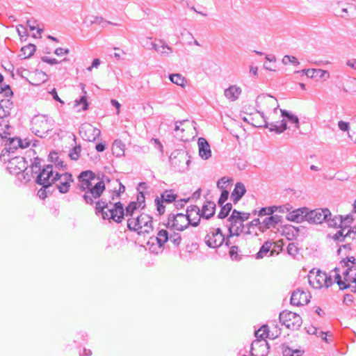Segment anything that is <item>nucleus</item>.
<instances>
[{"label":"nucleus","mask_w":356,"mask_h":356,"mask_svg":"<svg viewBox=\"0 0 356 356\" xmlns=\"http://www.w3.org/2000/svg\"><path fill=\"white\" fill-rule=\"evenodd\" d=\"M96 213L101 214L103 219H112L116 222H121L124 216L128 218H135L140 211L138 209V203L136 202H130L126 207V213L121 202H112L105 197L102 198L96 202Z\"/></svg>","instance_id":"nucleus-1"},{"label":"nucleus","mask_w":356,"mask_h":356,"mask_svg":"<svg viewBox=\"0 0 356 356\" xmlns=\"http://www.w3.org/2000/svg\"><path fill=\"white\" fill-rule=\"evenodd\" d=\"M96 213L101 214L103 219H112L116 222H121L124 216L128 218H135L140 211L138 209V203L136 202H130L126 207V213L121 202H112L105 197L102 198L96 202Z\"/></svg>","instance_id":"nucleus-2"},{"label":"nucleus","mask_w":356,"mask_h":356,"mask_svg":"<svg viewBox=\"0 0 356 356\" xmlns=\"http://www.w3.org/2000/svg\"><path fill=\"white\" fill-rule=\"evenodd\" d=\"M78 188L84 191L83 197L87 204H93L95 200L99 198L105 190V181H109L108 177H104L100 181L95 174L90 170L83 171L78 177Z\"/></svg>","instance_id":"nucleus-3"},{"label":"nucleus","mask_w":356,"mask_h":356,"mask_svg":"<svg viewBox=\"0 0 356 356\" xmlns=\"http://www.w3.org/2000/svg\"><path fill=\"white\" fill-rule=\"evenodd\" d=\"M281 117L282 119L280 121H271L267 122L265 118L264 127L269 129L270 131H274L276 134H282L287 129V122L294 124L296 129L300 128L299 119L297 115L286 110L280 109Z\"/></svg>","instance_id":"nucleus-4"},{"label":"nucleus","mask_w":356,"mask_h":356,"mask_svg":"<svg viewBox=\"0 0 356 356\" xmlns=\"http://www.w3.org/2000/svg\"><path fill=\"white\" fill-rule=\"evenodd\" d=\"M152 217L145 213H140L135 218L127 219V227L138 234H149L153 229Z\"/></svg>","instance_id":"nucleus-5"},{"label":"nucleus","mask_w":356,"mask_h":356,"mask_svg":"<svg viewBox=\"0 0 356 356\" xmlns=\"http://www.w3.org/2000/svg\"><path fill=\"white\" fill-rule=\"evenodd\" d=\"M53 129L51 119L42 115L35 116L31 121V130L36 136L41 138Z\"/></svg>","instance_id":"nucleus-6"},{"label":"nucleus","mask_w":356,"mask_h":356,"mask_svg":"<svg viewBox=\"0 0 356 356\" xmlns=\"http://www.w3.org/2000/svg\"><path fill=\"white\" fill-rule=\"evenodd\" d=\"M308 282L314 289L328 288L333 282L331 275L328 276L325 273L313 269L308 275Z\"/></svg>","instance_id":"nucleus-7"},{"label":"nucleus","mask_w":356,"mask_h":356,"mask_svg":"<svg viewBox=\"0 0 356 356\" xmlns=\"http://www.w3.org/2000/svg\"><path fill=\"white\" fill-rule=\"evenodd\" d=\"M256 106L261 110H270L273 111L269 113L268 119L275 120L274 115L277 114L279 104L277 99L268 95H259L256 100Z\"/></svg>","instance_id":"nucleus-8"},{"label":"nucleus","mask_w":356,"mask_h":356,"mask_svg":"<svg viewBox=\"0 0 356 356\" xmlns=\"http://www.w3.org/2000/svg\"><path fill=\"white\" fill-rule=\"evenodd\" d=\"M204 242L207 245L211 248H217L225 242V245L229 246V239L225 240V236L220 228H211L204 237Z\"/></svg>","instance_id":"nucleus-9"},{"label":"nucleus","mask_w":356,"mask_h":356,"mask_svg":"<svg viewBox=\"0 0 356 356\" xmlns=\"http://www.w3.org/2000/svg\"><path fill=\"white\" fill-rule=\"evenodd\" d=\"M191 157L186 151L182 149H177L172 152L170 156V162L171 165L177 170L184 171L188 169Z\"/></svg>","instance_id":"nucleus-10"},{"label":"nucleus","mask_w":356,"mask_h":356,"mask_svg":"<svg viewBox=\"0 0 356 356\" xmlns=\"http://www.w3.org/2000/svg\"><path fill=\"white\" fill-rule=\"evenodd\" d=\"M279 318L283 325L291 330H298L302 323V320L300 315L289 311L281 312Z\"/></svg>","instance_id":"nucleus-11"},{"label":"nucleus","mask_w":356,"mask_h":356,"mask_svg":"<svg viewBox=\"0 0 356 356\" xmlns=\"http://www.w3.org/2000/svg\"><path fill=\"white\" fill-rule=\"evenodd\" d=\"M36 182L43 186V188H48L55 183V174L52 165H47L38 173L35 179Z\"/></svg>","instance_id":"nucleus-12"},{"label":"nucleus","mask_w":356,"mask_h":356,"mask_svg":"<svg viewBox=\"0 0 356 356\" xmlns=\"http://www.w3.org/2000/svg\"><path fill=\"white\" fill-rule=\"evenodd\" d=\"M190 225L188 217L181 213L176 214L171 213L169 215L167 221V227H170L178 231H183Z\"/></svg>","instance_id":"nucleus-13"},{"label":"nucleus","mask_w":356,"mask_h":356,"mask_svg":"<svg viewBox=\"0 0 356 356\" xmlns=\"http://www.w3.org/2000/svg\"><path fill=\"white\" fill-rule=\"evenodd\" d=\"M330 216L328 209H316L309 211L307 209V221L310 223L321 224Z\"/></svg>","instance_id":"nucleus-14"},{"label":"nucleus","mask_w":356,"mask_h":356,"mask_svg":"<svg viewBox=\"0 0 356 356\" xmlns=\"http://www.w3.org/2000/svg\"><path fill=\"white\" fill-rule=\"evenodd\" d=\"M7 169L11 174L18 175L27 170L26 161L22 156H14L8 159Z\"/></svg>","instance_id":"nucleus-15"},{"label":"nucleus","mask_w":356,"mask_h":356,"mask_svg":"<svg viewBox=\"0 0 356 356\" xmlns=\"http://www.w3.org/2000/svg\"><path fill=\"white\" fill-rule=\"evenodd\" d=\"M237 210L234 209L232 211V215L228 219L229 222V237L233 236L234 235L238 236L241 233L243 232V222L240 220L238 217L236 215H238Z\"/></svg>","instance_id":"nucleus-16"},{"label":"nucleus","mask_w":356,"mask_h":356,"mask_svg":"<svg viewBox=\"0 0 356 356\" xmlns=\"http://www.w3.org/2000/svg\"><path fill=\"white\" fill-rule=\"evenodd\" d=\"M80 134L85 140L90 142L96 140L101 134V131L90 124H83L80 128Z\"/></svg>","instance_id":"nucleus-17"},{"label":"nucleus","mask_w":356,"mask_h":356,"mask_svg":"<svg viewBox=\"0 0 356 356\" xmlns=\"http://www.w3.org/2000/svg\"><path fill=\"white\" fill-rule=\"evenodd\" d=\"M72 181V176L68 172L55 173V182L58 181L57 188L61 193H65L69 191L70 183Z\"/></svg>","instance_id":"nucleus-18"},{"label":"nucleus","mask_w":356,"mask_h":356,"mask_svg":"<svg viewBox=\"0 0 356 356\" xmlns=\"http://www.w3.org/2000/svg\"><path fill=\"white\" fill-rule=\"evenodd\" d=\"M269 346L266 340L256 339L251 344V356H267Z\"/></svg>","instance_id":"nucleus-19"},{"label":"nucleus","mask_w":356,"mask_h":356,"mask_svg":"<svg viewBox=\"0 0 356 356\" xmlns=\"http://www.w3.org/2000/svg\"><path fill=\"white\" fill-rule=\"evenodd\" d=\"M309 302V296L298 289L294 291L291 297V304L295 306L307 305Z\"/></svg>","instance_id":"nucleus-20"},{"label":"nucleus","mask_w":356,"mask_h":356,"mask_svg":"<svg viewBox=\"0 0 356 356\" xmlns=\"http://www.w3.org/2000/svg\"><path fill=\"white\" fill-rule=\"evenodd\" d=\"M282 216L279 215L266 217L261 221L259 230L261 232H265L268 229L275 228L277 225L282 222Z\"/></svg>","instance_id":"nucleus-21"},{"label":"nucleus","mask_w":356,"mask_h":356,"mask_svg":"<svg viewBox=\"0 0 356 356\" xmlns=\"http://www.w3.org/2000/svg\"><path fill=\"white\" fill-rule=\"evenodd\" d=\"M185 216L188 217L190 225L193 227H197L199 225L200 218L202 217L200 208L195 205L188 207Z\"/></svg>","instance_id":"nucleus-22"},{"label":"nucleus","mask_w":356,"mask_h":356,"mask_svg":"<svg viewBox=\"0 0 356 356\" xmlns=\"http://www.w3.org/2000/svg\"><path fill=\"white\" fill-rule=\"evenodd\" d=\"M307 208L303 207L298 209L289 212L286 216V219L290 221L301 222L307 220Z\"/></svg>","instance_id":"nucleus-23"},{"label":"nucleus","mask_w":356,"mask_h":356,"mask_svg":"<svg viewBox=\"0 0 356 356\" xmlns=\"http://www.w3.org/2000/svg\"><path fill=\"white\" fill-rule=\"evenodd\" d=\"M197 145L200 156L204 160L209 159L211 156V150L207 140L204 138H200L198 139Z\"/></svg>","instance_id":"nucleus-24"},{"label":"nucleus","mask_w":356,"mask_h":356,"mask_svg":"<svg viewBox=\"0 0 356 356\" xmlns=\"http://www.w3.org/2000/svg\"><path fill=\"white\" fill-rule=\"evenodd\" d=\"M349 270H350L349 268H347L344 272H343V275L344 277V281L341 280V277L338 273V268H335L334 270V276L335 277V281L338 286H339L340 289H347L350 284L349 282L350 281V277L349 276Z\"/></svg>","instance_id":"nucleus-25"},{"label":"nucleus","mask_w":356,"mask_h":356,"mask_svg":"<svg viewBox=\"0 0 356 356\" xmlns=\"http://www.w3.org/2000/svg\"><path fill=\"white\" fill-rule=\"evenodd\" d=\"M353 221V218L350 216H347L346 218L343 220L341 216H334L332 217V214L330 213V216L327 217V219H325V222L327 224L329 227H337V225H346L347 223L351 222Z\"/></svg>","instance_id":"nucleus-26"},{"label":"nucleus","mask_w":356,"mask_h":356,"mask_svg":"<svg viewBox=\"0 0 356 356\" xmlns=\"http://www.w3.org/2000/svg\"><path fill=\"white\" fill-rule=\"evenodd\" d=\"M152 47L156 52L164 56H168L172 53V49L163 40H159V43L152 42Z\"/></svg>","instance_id":"nucleus-27"},{"label":"nucleus","mask_w":356,"mask_h":356,"mask_svg":"<svg viewBox=\"0 0 356 356\" xmlns=\"http://www.w3.org/2000/svg\"><path fill=\"white\" fill-rule=\"evenodd\" d=\"M302 72L307 76L310 78L314 77H319L320 79H328L330 77V74L327 71L323 70L321 69H307L303 70Z\"/></svg>","instance_id":"nucleus-28"},{"label":"nucleus","mask_w":356,"mask_h":356,"mask_svg":"<svg viewBox=\"0 0 356 356\" xmlns=\"http://www.w3.org/2000/svg\"><path fill=\"white\" fill-rule=\"evenodd\" d=\"M22 145V139L18 137H9L8 140H6L5 150L10 153H13L15 150L20 148Z\"/></svg>","instance_id":"nucleus-29"},{"label":"nucleus","mask_w":356,"mask_h":356,"mask_svg":"<svg viewBox=\"0 0 356 356\" xmlns=\"http://www.w3.org/2000/svg\"><path fill=\"white\" fill-rule=\"evenodd\" d=\"M246 189L243 184L238 182L231 194V198L234 203H236L245 193Z\"/></svg>","instance_id":"nucleus-30"},{"label":"nucleus","mask_w":356,"mask_h":356,"mask_svg":"<svg viewBox=\"0 0 356 356\" xmlns=\"http://www.w3.org/2000/svg\"><path fill=\"white\" fill-rule=\"evenodd\" d=\"M241 88L236 86H231L226 90H225L224 95L230 101H235L236 100L241 93Z\"/></svg>","instance_id":"nucleus-31"},{"label":"nucleus","mask_w":356,"mask_h":356,"mask_svg":"<svg viewBox=\"0 0 356 356\" xmlns=\"http://www.w3.org/2000/svg\"><path fill=\"white\" fill-rule=\"evenodd\" d=\"M13 108V102L5 99L0 101V118H4L10 115Z\"/></svg>","instance_id":"nucleus-32"},{"label":"nucleus","mask_w":356,"mask_h":356,"mask_svg":"<svg viewBox=\"0 0 356 356\" xmlns=\"http://www.w3.org/2000/svg\"><path fill=\"white\" fill-rule=\"evenodd\" d=\"M216 204L213 202H207L200 210L202 216L206 219L210 218L215 213Z\"/></svg>","instance_id":"nucleus-33"},{"label":"nucleus","mask_w":356,"mask_h":356,"mask_svg":"<svg viewBox=\"0 0 356 356\" xmlns=\"http://www.w3.org/2000/svg\"><path fill=\"white\" fill-rule=\"evenodd\" d=\"M81 86L84 95H86V91L84 90L85 85L81 84ZM74 107L77 108L78 111H86L88 109V103L85 95L81 96L79 99L74 101Z\"/></svg>","instance_id":"nucleus-34"},{"label":"nucleus","mask_w":356,"mask_h":356,"mask_svg":"<svg viewBox=\"0 0 356 356\" xmlns=\"http://www.w3.org/2000/svg\"><path fill=\"white\" fill-rule=\"evenodd\" d=\"M125 145L120 140H115L112 145L113 154L117 157L124 155Z\"/></svg>","instance_id":"nucleus-35"},{"label":"nucleus","mask_w":356,"mask_h":356,"mask_svg":"<svg viewBox=\"0 0 356 356\" xmlns=\"http://www.w3.org/2000/svg\"><path fill=\"white\" fill-rule=\"evenodd\" d=\"M35 51V46L32 44H29L22 47L19 57L21 59L29 58L32 56Z\"/></svg>","instance_id":"nucleus-36"},{"label":"nucleus","mask_w":356,"mask_h":356,"mask_svg":"<svg viewBox=\"0 0 356 356\" xmlns=\"http://www.w3.org/2000/svg\"><path fill=\"white\" fill-rule=\"evenodd\" d=\"M188 122V120H184L177 121L175 122V127L174 129L175 136L181 140H184V136L183 135V133L185 130L184 128L181 127V126Z\"/></svg>","instance_id":"nucleus-37"},{"label":"nucleus","mask_w":356,"mask_h":356,"mask_svg":"<svg viewBox=\"0 0 356 356\" xmlns=\"http://www.w3.org/2000/svg\"><path fill=\"white\" fill-rule=\"evenodd\" d=\"M169 79L175 84L182 88L185 87L186 81L181 74H173L169 75Z\"/></svg>","instance_id":"nucleus-38"},{"label":"nucleus","mask_w":356,"mask_h":356,"mask_svg":"<svg viewBox=\"0 0 356 356\" xmlns=\"http://www.w3.org/2000/svg\"><path fill=\"white\" fill-rule=\"evenodd\" d=\"M273 243L270 241H266L260 248L259 251L256 254L257 259H262L270 251Z\"/></svg>","instance_id":"nucleus-39"},{"label":"nucleus","mask_w":356,"mask_h":356,"mask_svg":"<svg viewBox=\"0 0 356 356\" xmlns=\"http://www.w3.org/2000/svg\"><path fill=\"white\" fill-rule=\"evenodd\" d=\"M177 196V195L174 193L173 191L166 190L161 194V199L166 203H171L175 201Z\"/></svg>","instance_id":"nucleus-40"},{"label":"nucleus","mask_w":356,"mask_h":356,"mask_svg":"<svg viewBox=\"0 0 356 356\" xmlns=\"http://www.w3.org/2000/svg\"><path fill=\"white\" fill-rule=\"evenodd\" d=\"M169 236L166 230L161 229L158 232L156 241L159 247H162L168 241Z\"/></svg>","instance_id":"nucleus-41"},{"label":"nucleus","mask_w":356,"mask_h":356,"mask_svg":"<svg viewBox=\"0 0 356 356\" xmlns=\"http://www.w3.org/2000/svg\"><path fill=\"white\" fill-rule=\"evenodd\" d=\"M352 232L350 229H347L346 228L341 229L337 232V233L333 236V238L335 241H343L344 238L347 237Z\"/></svg>","instance_id":"nucleus-42"},{"label":"nucleus","mask_w":356,"mask_h":356,"mask_svg":"<svg viewBox=\"0 0 356 356\" xmlns=\"http://www.w3.org/2000/svg\"><path fill=\"white\" fill-rule=\"evenodd\" d=\"M268 326L263 325L257 331L255 332V337L257 339L265 340V339L268 337Z\"/></svg>","instance_id":"nucleus-43"},{"label":"nucleus","mask_w":356,"mask_h":356,"mask_svg":"<svg viewBox=\"0 0 356 356\" xmlns=\"http://www.w3.org/2000/svg\"><path fill=\"white\" fill-rule=\"evenodd\" d=\"M232 205L231 203H227L224 206L222 205V208L220 209V213H218V218L223 219L226 218L229 212L232 211Z\"/></svg>","instance_id":"nucleus-44"},{"label":"nucleus","mask_w":356,"mask_h":356,"mask_svg":"<svg viewBox=\"0 0 356 356\" xmlns=\"http://www.w3.org/2000/svg\"><path fill=\"white\" fill-rule=\"evenodd\" d=\"M277 207L275 206H273V207H264V208H261L259 212H258V215L259 216H273V214L277 211Z\"/></svg>","instance_id":"nucleus-45"},{"label":"nucleus","mask_w":356,"mask_h":356,"mask_svg":"<svg viewBox=\"0 0 356 356\" xmlns=\"http://www.w3.org/2000/svg\"><path fill=\"white\" fill-rule=\"evenodd\" d=\"M282 63L284 65H288V64L291 63L295 66H297L300 64V62L298 60V59L295 56L286 55L282 58Z\"/></svg>","instance_id":"nucleus-46"},{"label":"nucleus","mask_w":356,"mask_h":356,"mask_svg":"<svg viewBox=\"0 0 356 356\" xmlns=\"http://www.w3.org/2000/svg\"><path fill=\"white\" fill-rule=\"evenodd\" d=\"M257 112L261 115V118H262L261 122L255 121L254 118H251V122L250 124H252L254 127H265L264 125V119L262 117V115L265 118L266 120L268 122L270 119H268V117H266L263 112L260 111H257Z\"/></svg>","instance_id":"nucleus-47"},{"label":"nucleus","mask_w":356,"mask_h":356,"mask_svg":"<svg viewBox=\"0 0 356 356\" xmlns=\"http://www.w3.org/2000/svg\"><path fill=\"white\" fill-rule=\"evenodd\" d=\"M92 23L99 24L104 27L107 24H113L115 26H118L119 24L117 23H112L111 22L105 20L102 17H96L92 22Z\"/></svg>","instance_id":"nucleus-48"},{"label":"nucleus","mask_w":356,"mask_h":356,"mask_svg":"<svg viewBox=\"0 0 356 356\" xmlns=\"http://www.w3.org/2000/svg\"><path fill=\"white\" fill-rule=\"evenodd\" d=\"M168 241L172 243L176 247H178L181 243V238L179 234L174 233L169 236Z\"/></svg>","instance_id":"nucleus-49"},{"label":"nucleus","mask_w":356,"mask_h":356,"mask_svg":"<svg viewBox=\"0 0 356 356\" xmlns=\"http://www.w3.org/2000/svg\"><path fill=\"white\" fill-rule=\"evenodd\" d=\"M298 248L294 243H290L287 246V252L291 256L295 257L298 253Z\"/></svg>","instance_id":"nucleus-50"},{"label":"nucleus","mask_w":356,"mask_h":356,"mask_svg":"<svg viewBox=\"0 0 356 356\" xmlns=\"http://www.w3.org/2000/svg\"><path fill=\"white\" fill-rule=\"evenodd\" d=\"M31 170L32 173L38 174L41 170L40 160L35 158L34 162L31 164Z\"/></svg>","instance_id":"nucleus-51"},{"label":"nucleus","mask_w":356,"mask_h":356,"mask_svg":"<svg viewBox=\"0 0 356 356\" xmlns=\"http://www.w3.org/2000/svg\"><path fill=\"white\" fill-rule=\"evenodd\" d=\"M307 332L309 333V334H316V335H317L318 337H322V339L325 341H327V334L325 332H322V331L318 332L317 328H316L314 327H312L309 328L307 330Z\"/></svg>","instance_id":"nucleus-52"},{"label":"nucleus","mask_w":356,"mask_h":356,"mask_svg":"<svg viewBox=\"0 0 356 356\" xmlns=\"http://www.w3.org/2000/svg\"><path fill=\"white\" fill-rule=\"evenodd\" d=\"M0 93H4L6 97H10L13 95V92L8 84H1L0 85Z\"/></svg>","instance_id":"nucleus-53"},{"label":"nucleus","mask_w":356,"mask_h":356,"mask_svg":"<svg viewBox=\"0 0 356 356\" xmlns=\"http://www.w3.org/2000/svg\"><path fill=\"white\" fill-rule=\"evenodd\" d=\"M163 201L159 197L155 199V204L156 206V210L160 215L163 214L165 212V206L163 205Z\"/></svg>","instance_id":"nucleus-54"},{"label":"nucleus","mask_w":356,"mask_h":356,"mask_svg":"<svg viewBox=\"0 0 356 356\" xmlns=\"http://www.w3.org/2000/svg\"><path fill=\"white\" fill-rule=\"evenodd\" d=\"M81 152L80 147H74L70 152L69 156L72 160H77L79 158Z\"/></svg>","instance_id":"nucleus-55"},{"label":"nucleus","mask_w":356,"mask_h":356,"mask_svg":"<svg viewBox=\"0 0 356 356\" xmlns=\"http://www.w3.org/2000/svg\"><path fill=\"white\" fill-rule=\"evenodd\" d=\"M232 179H229L225 177H222L220 179H219L217 182V186L218 188L220 189H224L227 187V185L231 181Z\"/></svg>","instance_id":"nucleus-56"},{"label":"nucleus","mask_w":356,"mask_h":356,"mask_svg":"<svg viewBox=\"0 0 356 356\" xmlns=\"http://www.w3.org/2000/svg\"><path fill=\"white\" fill-rule=\"evenodd\" d=\"M238 248L237 246H232L229 250V254L233 260H238L239 256L238 254Z\"/></svg>","instance_id":"nucleus-57"},{"label":"nucleus","mask_w":356,"mask_h":356,"mask_svg":"<svg viewBox=\"0 0 356 356\" xmlns=\"http://www.w3.org/2000/svg\"><path fill=\"white\" fill-rule=\"evenodd\" d=\"M229 192L226 190L222 191L220 197L218 200V204L222 206L225 202L228 199Z\"/></svg>","instance_id":"nucleus-58"},{"label":"nucleus","mask_w":356,"mask_h":356,"mask_svg":"<svg viewBox=\"0 0 356 356\" xmlns=\"http://www.w3.org/2000/svg\"><path fill=\"white\" fill-rule=\"evenodd\" d=\"M284 356H300V351L298 350H293L290 348H287L284 350Z\"/></svg>","instance_id":"nucleus-59"},{"label":"nucleus","mask_w":356,"mask_h":356,"mask_svg":"<svg viewBox=\"0 0 356 356\" xmlns=\"http://www.w3.org/2000/svg\"><path fill=\"white\" fill-rule=\"evenodd\" d=\"M6 131H3V132L0 131V137L3 139H6V140H8V138L10 137V134L9 133L8 130L10 129V127L9 125H6ZM1 126L0 125V131H1Z\"/></svg>","instance_id":"nucleus-60"},{"label":"nucleus","mask_w":356,"mask_h":356,"mask_svg":"<svg viewBox=\"0 0 356 356\" xmlns=\"http://www.w3.org/2000/svg\"><path fill=\"white\" fill-rule=\"evenodd\" d=\"M338 127L343 131H348L350 129L349 123L342 120L338 122Z\"/></svg>","instance_id":"nucleus-61"},{"label":"nucleus","mask_w":356,"mask_h":356,"mask_svg":"<svg viewBox=\"0 0 356 356\" xmlns=\"http://www.w3.org/2000/svg\"><path fill=\"white\" fill-rule=\"evenodd\" d=\"M151 143H152L155 148L157 149L160 152H163V145L161 143L157 138H152L151 140Z\"/></svg>","instance_id":"nucleus-62"},{"label":"nucleus","mask_w":356,"mask_h":356,"mask_svg":"<svg viewBox=\"0 0 356 356\" xmlns=\"http://www.w3.org/2000/svg\"><path fill=\"white\" fill-rule=\"evenodd\" d=\"M238 215H236L237 217H238L239 220L244 222L247 220L249 218L250 214L247 212H241L237 211Z\"/></svg>","instance_id":"nucleus-63"},{"label":"nucleus","mask_w":356,"mask_h":356,"mask_svg":"<svg viewBox=\"0 0 356 356\" xmlns=\"http://www.w3.org/2000/svg\"><path fill=\"white\" fill-rule=\"evenodd\" d=\"M42 60L44 63H49L50 65H54L59 63V61L56 58H49L47 56H44L42 58Z\"/></svg>","instance_id":"nucleus-64"}]
</instances>
